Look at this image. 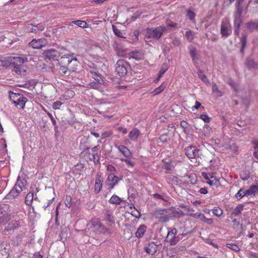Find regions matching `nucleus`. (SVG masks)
<instances>
[{"label":"nucleus","mask_w":258,"mask_h":258,"mask_svg":"<svg viewBox=\"0 0 258 258\" xmlns=\"http://www.w3.org/2000/svg\"><path fill=\"white\" fill-rule=\"evenodd\" d=\"M61 62L63 64H67L70 72H75L77 69L78 62L74 53H64L61 56Z\"/></svg>","instance_id":"nucleus-1"},{"label":"nucleus","mask_w":258,"mask_h":258,"mask_svg":"<svg viewBox=\"0 0 258 258\" xmlns=\"http://www.w3.org/2000/svg\"><path fill=\"white\" fill-rule=\"evenodd\" d=\"M166 30V27L162 26L154 28H148L145 34V38L159 39Z\"/></svg>","instance_id":"nucleus-2"},{"label":"nucleus","mask_w":258,"mask_h":258,"mask_svg":"<svg viewBox=\"0 0 258 258\" xmlns=\"http://www.w3.org/2000/svg\"><path fill=\"white\" fill-rule=\"evenodd\" d=\"M168 232L165 241L171 245H176L180 240V235H177V230L175 228L168 227Z\"/></svg>","instance_id":"nucleus-3"},{"label":"nucleus","mask_w":258,"mask_h":258,"mask_svg":"<svg viewBox=\"0 0 258 258\" xmlns=\"http://www.w3.org/2000/svg\"><path fill=\"white\" fill-rule=\"evenodd\" d=\"M10 99L13 102L16 106H19L21 108L24 109L25 103L27 101L26 97L22 94L14 93L10 91L9 92Z\"/></svg>","instance_id":"nucleus-4"},{"label":"nucleus","mask_w":258,"mask_h":258,"mask_svg":"<svg viewBox=\"0 0 258 258\" xmlns=\"http://www.w3.org/2000/svg\"><path fill=\"white\" fill-rule=\"evenodd\" d=\"M43 56L45 59L48 60H57L60 55H63V53L53 48L49 49L43 51Z\"/></svg>","instance_id":"nucleus-5"},{"label":"nucleus","mask_w":258,"mask_h":258,"mask_svg":"<svg viewBox=\"0 0 258 258\" xmlns=\"http://www.w3.org/2000/svg\"><path fill=\"white\" fill-rule=\"evenodd\" d=\"M87 226L88 231H90V234H91L92 232L109 233V230L98 221L93 222L92 223L88 224Z\"/></svg>","instance_id":"nucleus-6"},{"label":"nucleus","mask_w":258,"mask_h":258,"mask_svg":"<svg viewBox=\"0 0 258 258\" xmlns=\"http://www.w3.org/2000/svg\"><path fill=\"white\" fill-rule=\"evenodd\" d=\"M128 66V64L125 61L119 59L116 64L115 72L119 76H123L126 74Z\"/></svg>","instance_id":"nucleus-7"},{"label":"nucleus","mask_w":258,"mask_h":258,"mask_svg":"<svg viewBox=\"0 0 258 258\" xmlns=\"http://www.w3.org/2000/svg\"><path fill=\"white\" fill-rule=\"evenodd\" d=\"M154 216L158 219L160 222H166L169 220L167 211L165 209H159L156 210L154 212Z\"/></svg>","instance_id":"nucleus-8"},{"label":"nucleus","mask_w":258,"mask_h":258,"mask_svg":"<svg viewBox=\"0 0 258 258\" xmlns=\"http://www.w3.org/2000/svg\"><path fill=\"white\" fill-rule=\"evenodd\" d=\"M27 61L28 59L26 56H10L8 57L7 59V61L10 64H13L14 67L17 66H19V64H22L23 63L27 62Z\"/></svg>","instance_id":"nucleus-9"},{"label":"nucleus","mask_w":258,"mask_h":258,"mask_svg":"<svg viewBox=\"0 0 258 258\" xmlns=\"http://www.w3.org/2000/svg\"><path fill=\"white\" fill-rule=\"evenodd\" d=\"M232 31L230 23L227 21H222L221 24L220 33L225 37H228L231 33Z\"/></svg>","instance_id":"nucleus-10"},{"label":"nucleus","mask_w":258,"mask_h":258,"mask_svg":"<svg viewBox=\"0 0 258 258\" xmlns=\"http://www.w3.org/2000/svg\"><path fill=\"white\" fill-rule=\"evenodd\" d=\"M47 43V40L45 38H40L38 39H33L29 43V45L34 49H40L45 46Z\"/></svg>","instance_id":"nucleus-11"},{"label":"nucleus","mask_w":258,"mask_h":258,"mask_svg":"<svg viewBox=\"0 0 258 258\" xmlns=\"http://www.w3.org/2000/svg\"><path fill=\"white\" fill-rule=\"evenodd\" d=\"M185 152L189 159H194L199 156V150L195 146H188L185 148Z\"/></svg>","instance_id":"nucleus-12"},{"label":"nucleus","mask_w":258,"mask_h":258,"mask_svg":"<svg viewBox=\"0 0 258 258\" xmlns=\"http://www.w3.org/2000/svg\"><path fill=\"white\" fill-rule=\"evenodd\" d=\"M45 26L43 24H39L35 25L32 24H29L27 27V31L29 32L37 33L39 31H42L44 30Z\"/></svg>","instance_id":"nucleus-13"},{"label":"nucleus","mask_w":258,"mask_h":258,"mask_svg":"<svg viewBox=\"0 0 258 258\" xmlns=\"http://www.w3.org/2000/svg\"><path fill=\"white\" fill-rule=\"evenodd\" d=\"M21 192L20 189H17V186H14L13 189L7 195V198L12 200L17 198Z\"/></svg>","instance_id":"nucleus-14"},{"label":"nucleus","mask_w":258,"mask_h":258,"mask_svg":"<svg viewBox=\"0 0 258 258\" xmlns=\"http://www.w3.org/2000/svg\"><path fill=\"white\" fill-rule=\"evenodd\" d=\"M145 250L147 253L153 255L157 250V245L154 242H150L145 247Z\"/></svg>","instance_id":"nucleus-15"},{"label":"nucleus","mask_w":258,"mask_h":258,"mask_svg":"<svg viewBox=\"0 0 258 258\" xmlns=\"http://www.w3.org/2000/svg\"><path fill=\"white\" fill-rule=\"evenodd\" d=\"M140 135V132L136 128H133L129 133L128 137L133 142H137Z\"/></svg>","instance_id":"nucleus-16"},{"label":"nucleus","mask_w":258,"mask_h":258,"mask_svg":"<svg viewBox=\"0 0 258 258\" xmlns=\"http://www.w3.org/2000/svg\"><path fill=\"white\" fill-rule=\"evenodd\" d=\"M116 147L119 152H121L125 157L128 158L132 156V152L126 147L123 145L116 146Z\"/></svg>","instance_id":"nucleus-17"},{"label":"nucleus","mask_w":258,"mask_h":258,"mask_svg":"<svg viewBox=\"0 0 258 258\" xmlns=\"http://www.w3.org/2000/svg\"><path fill=\"white\" fill-rule=\"evenodd\" d=\"M245 64L249 69H258V63L255 62L254 60L250 58L246 59Z\"/></svg>","instance_id":"nucleus-18"},{"label":"nucleus","mask_w":258,"mask_h":258,"mask_svg":"<svg viewBox=\"0 0 258 258\" xmlns=\"http://www.w3.org/2000/svg\"><path fill=\"white\" fill-rule=\"evenodd\" d=\"M26 67L22 64H19L14 67V71L18 75H25L26 72Z\"/></svg>","instance_id":"nucleus-19"},{"label":"nucleus","mask_w":258,"mask_h":258,"mask_svg":"<svg viewBox=\"0 0 258 258\" xmlns=\"http://www.w3.org/2000/svg\"><path fill=\"white\" fill-rule=\"evenodd\" d=\"M107 180L108 183H112L116 185L119 180V177L115 175L113 173H110L107 177Z\"/></svg>","instance_id":"nucleus-20"},{"label":"nucleus","mask_w":258,"mask_h":258,"mask_svg":"<svg viewBox=\"0 0 258 258\" xmlns=\"http://www.w3.org/2000/svg\"><path fill=\"white\" fill-rule=\"evenodd\" d=\"M146 226H145V225H140L136 232V236L137 238L142 237L144 235L145 232L146 231Z\"/></svg>","instance_id":"nucleus-21"},{"label":"nucleus","mask_w":258,"mask_h":258,"mask_svg":"<svg viewBox=\"0 0 258 258\" xmlns=\"http://www.w3.org/2000/svg\"><path fill=\"white\" fill-rule=\"evenodd\" d=\"M212 93L217 97H219L223 95V92L218 89L217 85L214 83L212 84Z\"/></svg>","instance_id":"nucleus-22"},{"label":"nucleus","mask_w":258,"mask_h":258,"mask_svg":"<svg viewBox=\"0 0 258 258\" xmlns=\"http://www.w3.org/2000/svg\"><path fill=\"white\" fill-rule=\"evenodd\" d=\"M102 187V180L101 177H98L96 178L95 184V192L98 193L100 191Z\"/></svg>","instance_id":"nucleus-23"},{"label":"nucleus","mask_w":258,"mask_h":258,"mask_svg":"<svg viewBox=\"0 0 258 258\" xmlns=\"http://www.w3.org/2000/svg\"><path fill=\"white\" fill-rule=\"evenodd\" d=\"M9 206L7 204H1L0 205V215H9V212L10 211L9 210Z\"/></svg>","instance_id":"nucleus-24"},{"label":"nucleus","mask_w":258,"mask_h":258,"mask_svg":"<svg viewBox=\"0 0 258 258\" xmlns=\"http://www.w3.org/2000/svg\"><path fill=\"white\" fill-rule=\"evenodd\" d=\"M122 201V199L116 195H113L109 200V202L112 204L119 205Z\"/></svg>","instance_id":"nucleus-25"},{"label":"nucleus","mask_w":258,"mask_h":258,"mask_svg":"<svg viewBox=\"0 0 258 258\" xmlns=\"http://www.w3.org/2000/svg\"><path fill=\"white\" fill-rule=\"evenodd\" d=\"M198 75L199 78L207 85H209L210 84L209 80L207 79L203 71L201 70H199L198 72Z\"/></svg>","instance_id":"nucleus-26"},{"label":"nucleus","mask_w":258,"mask_h":258,"mask_svg":"<svg viewBox=\"0 0 258 258\" xmlns=\"http://www.w3.org/2000/svg\"><path fill=\"white\" fill-rule=\"evenodd\" d=\"M245 190L247 196L254 195L258 191V187L256 185H252L248 189Z\"/></svg>","instance_id":"nucleus-27"},{"label":"nucleus","mask_w":258,"mask_h":258,"mask_svg":"<svg viewBox=\"0 0 258 258\" xmlns=\"http://www.w3.org/2000/svg\"><path fill=\"white\" fill-rule=\"evenodd\" d=\"M25 183L26 181H23L21 180H20V177L19 176L15 186H17V188L20 189L21 191L22 192L25 188Z\"/></svg>","instance_id":"nucleus-28"},{"label":"nucleus","mask_w":258,"mask_h":258,"mask_svg":"<svg viewBox=\"0 0 258 258\" xmlns=\"http://www.w3.org/2000/svg\"><path fill=\"white\" fill-rule=\"evenodd\" d=\"M59 65V71L62 72L63 75H67L68 72H70V71L68 69V67L67 64H63L61 62V57L58 62Z\"/></svg>","instance_id":"nucleus-29"},{"label":"nucleus","mask_w":258,"mask_h":258,"mask_svg":"<svg viewBox=\"0 0 258 258\" xmlns=\"http://www.w3.org/2000/svg\"><path fill=\"white\" fill-rule=\"evenodd\" d=\"M166 88V85L164 83H162L159 87L156 88L152 92V94L153 96L157 95L161 93Z\"/></svg>","instance_id":"nucleus-30"},{"label":"nucleus","mask_w":258,"mask_h":258,"mask_svg":"<svg viewBox=\"0 0 258 258\" xmlns=\"http://www.w3.org/2000/svg\"><path fill=\"white\" fill-rule=\"evenodd\" d=\"M247 27L250 31L258 28V20L254 21V22H248L247 23Z\"/></svg>","instance_id":"nucleus-31"},{"label":"nucleus","mask_w":258,"mask_h":258,"mask_svg":"<svg viewBox=\"0 0 258 258\" xmlns=\"http://www.w3.org/2000/svg\"><path fill=\"white\" fill-rule=\"evenodd\" d=\"M34 199L33 192H29L25 197V203L28 206H31Z\"/></svg>","instance_id":"nucleus-32"},{"label":"nucleus","mask_w":258,"mask_h":258,"mask_svg":"<svg viewBox=\"0 0 258 258\" xmlns=\"http://www.w3.org/2000/svg\"><path fill=\"white\" fill-rule=\"evenodd\" d=\"M236 13H235L234 17H241V15L242 13V8L241 5V2L238 1V3L236 4Z\"/></svg>","instance_id":"nucleus-33"},{"label":"nucleus","mask_w":258,"mask_h":258,"mask_svg":"<svg viewBox=\"0 0 258 258\" xmlns=\"http://www.w3.org/2000/svg\"><path fill=\"white\" fill-rule=\"evenodd\" d=\"M189 50L190 54L192 59V60L194 61H197L198 60V58L197 57L196 48L193 46H190L189 48Z\"/></svg>","instance_id":"nucleus-34"},{"label":"nucleus","mask_w":258,"mask_h":258,"mask_svg":"<svg viewBox=\"0 0 258 258\" xmlns=\"http://www.w3.org/2000/svg\"><path fill=\"white\" fill-rule=\"evenodd\" d=\"M246 190L244 188H240L238 192L235 194V197L237 200H240L244 196H247Z\"/></svg>","instance_id":"nucleus-35"},{"label":"nucleus","mask_w":258,"mask_h":258,"mask_svg":"<svg viewBox=\"0 0 258 258\" xmlns=\"http://www.w3.org/2000/svg\"><path fill=\"white\" fill-rule=\"evenodd\" d=\"M243 207L244 206L243 204H238L234 209L232 214L234 215V216L239 215L240 214H241V211L243 210Z\"/></svg>","instance_id":"nucleus-36"},{"label":"nucleus","mask_w":258,"mask_h":258,"mask_svg":"<svg viewBox=\"0 0 258 258\" xmlns=\"http://www.w3.org/2000/svg\"><path fill=\"white\" fill-rule=\"evenodd\" d=\"M130 57L136 60H140L143 58V54L140 52H132L130 53Z\"/></svg>","instance_id":"nucleus-37"},{"label":"nucleus","mask_w":258,"mask_h":258,"mask_svg":"<svg viewBox=\"0 0 258 258\" xmlns=\"http://www.w3.org/2000/svg\"><path fill=\"white\" fill-rule=\"evenodd\" d=\"M240 41L242 45L241 48L240 49V52L241 53H243L245 49V47H246L247 42L246 36L245 35H243L242 36V37L240 38Z\"/></svg>","instance_id":"nucleus-38"},{"label":"nucleus","mask_w":258,"mask_h":258,"mask_svg":"<svg viewBox=\"0 0 258 258\" xmlns=\"http://www.w3.org/2000/svg\"><path fill=\"white\" fill-rule=\"evenodd\" d=\"M72 23L76 24V25L82 27V28H87L88 27L87 23L85 21L82 20H77L72 22Z\"/></svg>","instance_id":"nucleus-39"},{"label":"nucleus","mask_w":258,"mask_h":258,"mask_svg":"<svg viewBox=\"0 0 258 258\" xmlns=\"http://www.w3.org/2000/svg\"><path fill=\"white\" fill-rule=\"evenodd\" d=\"M10 220L9 215H0V225L6 224Z\"/></svg>","instance_id":"nucleus-40"},{"label":"nucleus","mask_w":258,"mask_h":258,"mask_svg":"<svg viewBox=\"0 0 258 258\" xmlns=\"http://www.w3.org/2000/svg\"><path fill=\"white\" fill-rule=\"evenodd\" d=\"M112 30L116 36L120 38H125L122 35V33H121L120 30L117 28L116 27L113 25H112Z\"/></svg>","instance_id":"nucleus-41"},{"label":"nucleus","mask_w":258,"mask_h":258,"mask_svg":"<svg viewBox=\"0 0 258 258\" xmlns=\"http://www.w3.org/2000/svg\"><path fill=\"white\" fill-rule=\"evenodd\" d=\"M226 246L229 248V249H231L236 252L239 251L240 250L239 247L233 243H228L226 244Z\"/></svg>","instance_id":"nucleus-42"},{"label":"nucleus","mask_w":258,"mask_h":258,"mask_svg":"<svg viewBox=\"0 0 258 258\" xmlns=\"http://www.w3.org/2000/svg\"><path fill=\"white\" fill-rule=\"evenodd\" d=\"M213 213L215 216L219 217L222 215L223 213V210L219 207H215L213 209Z\"/></svg>","instance_id":"nucleus-43"},{"label":"nucleus","mask_w":258,"mask_h":258,"mask_svg":"<svg viewBox=\"0 0 258 258\" xmlns=\"http://www.w3.org/2000/svg\"><path fill=\"white\" fill-rule=\"evenodd\" d=\"M65 205L68 208H70L72 206V198L70 196H67L64 201Z\"/></svg>","instance_id":"nucleus-44"},{"label":"nucleus","mask_w":258,"mask_h":258,"mask_svg":"<svg viewBox=\"0 0 258 258\" xmlns=\"http://www.w3.org/2000/svg\"><path fill=\"white\" fill-rule=\"evenodd\" d=\"M166 26L168 27H170L171 28H178L177 24L176 23H175L173 22L172 21H171L170 20H167V21L166 22Z\"/></svg>","instance_id":"nucleus-45"},{"label":"nucleus","mask_w":258,"mask_h":258,"mask_svg":"<svg viewBox=\"0 0 258 258\" xmlns=\"http://www.w3.org/2000/svg\"><path fill=\"white\" fill-rule=\"evenodd\" d=\"M114 47L115 48L117 54L118 56L126 57L127 53L125 51L123 50H120L117 47Z\"/></svg>","instance_id":"nucleus-46"},{"label":"nucleus","mask_w":258,"mask_h":258,"mask_svg":"<svg viewBox=\"0 0 258 258\" xmlns=\"http://www.w3.org/2000/svg\"><path fill=\"white\" fill-rule=\"evenodd\" d=\"M241 23V17H234V27H240Z\"/></svg>","instance_id":"nucleus-47"},{"label":"nucleus","mask_w":258,"mask_h":258,"mask_svg":"<svg viewBox=\"0 0 258 258\" xmlns=\"http://www.w3.org/2000/svg\"><path fill=\"white\" fill-rule=\"evenodd\" d=\"M206 183L210 185V186H214L216 187H218L220 185V183L219 181H213L211 179H210L209 180L207 181Z\"/></svg>","instance_id":"nucleus-48"},{"label":"nucleus","mask_w":258,"mask_h":258,"mask_svg":"<svg viewBox=\"0 0 258 258\" xmlns=\"http://www.w3.org/2000/svg\"><path fill=\"white\" fill-rule=\"evenodd\" d=\"M185 37L189 41H191L194 39V35L191 31L189 30L185 33Z\"/></svg>","instance_id":"nucleus-49"},{"label":"nucleus","mask_w":258,"mask_h":258,"mask_svg":"<svg viewBox=\"0 0 258 258\" xmlns=\"http://www.w3.org/2000/svg\"><path fill=\"white\" fill-rule=\"evenodd\" d=\"M105 220L111 223H114V220L113 217L112 216L111 214L109 213H107L105 215Z\"/></svg>","instance_id":"nucleus-50"},{"label":"nucleus","mask_w":258,"mask_h":258,"mask_svg":"<svg viewBox=\"0 0 258 258\" xmlns=\"http://www.w3.org/2000/svg\"><path fill=\"white\" fill-rule=\"evenodd\" d=\"M195 14L191 11H188L186 13V17L188 19H189L190 20H194L195 19Z\"/></svg>","instance_id":"nucleus-51"},{"label":"nucleus","mask_w":258,"mask_h":258,"mask_svg":"<svg viewBox=\"0 0 258 258\" xmlns=\"http://www.w3.org/2000/svg\"><path fill=\"white\" fill-rule=\"evenodd\" d=\"M62 104V103L60 101H55L52 104V108L55 110L59 109H60Z\"/></svg>","instance_id":"nucleus-52"},{"label":"nucleus","mask_w":258,"mask_h":258,"mask_svg":"<svg viewBox=\"0 0 258 258\" xmlns=\"http://www.w3.org/2000/svg\"><path fill=\"white\" fill-rule=\"evenodd\" d=\"M167 68H166L165 69H164L163 68H162L159 71V75H158V78H157V79L155 80V81L157 82V81H158L159 80V79L162 77V76L163 75V74L165 73V72L167 71Z\"/></svg>","instance_id":"nucleus-53"},{"label":"nucleus","mask_w":258,"mask_h":258,"mask_svg":"<svg viewBox=\"0 0 258 258\" xmlns=\"http://www.w3.org/2000/svg\"><path fill=\"white\" fill-rule=\"evenodd\" d=\"M200 118L201 119H202L205 122L209 123L210 121V118L207 114H202L200 115Z\"/></svg>","instance_id":"nucleus-54"},{"label":"nucleus","mask_w":258,"mask_h":258,"mask_svg":"<svg viewBox=\"0 0 258 258\" xmlns=\"http://www.w3.org/2000/svg\"><path fill=\"white\" fill-rule=\"evenodd\" d=\"M131 214L136 218H140L141 215L140 212L136 208L132 211Z\"/></svg>","instance_id":"nucleus-55"},{"label":"nucleus","mask_w":258,"mask_h":258,"mask_svg":"<svg viewBox=\"0 0 258 258\" xmlns=\"http://www.w3.org/2000/svg\"><path fill=\"white\" fill-rule=\"evenodd\" d=\"M89 86L91 88L95 89H99L100 87V84L98 83L95 82H91L89 84Z\"/></svg>","instance_id":"nucleus-56"},{"label":"nucleus","mask_w":258,"mask_h":258,"mask_svg":"<svg viewBox=\"0 0 258 258\" xmlns=\"http://www.w3.org/2000/svg\"><path fill=\"white\" fill-rule=\"evenodd\" d=\"M8 255L6 249L0 250V258H8Z\"/></svg>","instance_id":"nucleus-57"},{"label":"nucleus","mask_w":258,"mask_h":258,"mask_svg":"<svg viewBox=\"0 0 258 258\" xmlns=\"http://www.w3.org/2000/svg\"><path fill=\"white\" fill-rule=\"evenodd\" d=\"M47 114L48 116H49V117L50 118L53 125L55 126V128H56V122L55 119L53 117V115H52V114H51L49 112H47Z\"/></svg>","instance_id":"nucleus-58"},{"label":"nucleus","mask_w":258,"mask_h":258,"mask_svg":"<svg viewBox=\"0 0 258 258\" xmlns=\"http://www.w3.org/2000/svg\"><path fill=\"white\" fill-rule=\"evenodd\" d=\"M202 176H203V177L206 179V180H209L210 179H211V178H212V175L210 173H207L206 172H202Z\"/></svg>","instance_id":"nucleus-59"},{"label":"nucleus","mask_w":258,"mask_h":258,"mask_svg":"<svg viewBox=\"0 0 258 258\" xmlns=\"http://www.w3.org/2000/svg\"><path fill=\"white\" fill-rule=\"evenodd\" d=\"M201 106V103L197 101L195 102V105L191 107L192 111H194L195 109H198Z\"/></svg>","instance_id":"nucleus-60"},{"label":"nucleus","mask_w":258,"mask_h":258,"mask_svg":"<svg viewBox=\"0 0 258 258\" xmlns=\"http://www.w3.org/2000/svg\"><path fill=\"white\" fill-rule=\"evenodd\" d=\"M205 241L207 243L210 244L215 247L217 248L218 247L217 244L214 242L213 240H212L211 239H207Z\"/></svg>","instance_id":"nucleus-61"},{"label":"nucleus","mask_w":258,"mask_h":258,"mask_svg":"<svg viewBox=\"0 0 258 258\" xmlns=\"http://www.w3.org/2000/svg\"><path fill=\"white\" fill-rule=\"evenodd\" d=\"M112 134V132H104L102 133V138H105L107 137H109L111 136Z\"/></svg>","instance_id":"nucleus-62"},{"label":"nucleus","mask_w":258,"mask_h":258,"mask_svg":"<svg viewBox=\"0 0 258 258\" xmlns=\"http://www.w3.org/2000/svg\"><path fill=\"white\" fill-rule=\"evenodd\" d=\"M32 258H44L43 256L40 253V252H36L33 254Z\"/></svg>","instance_id":"nucleus-63"},{"label":"nucleus","mask_w":258,"mask_h":258,"mask_svg":"<svg viewBox=\"0 0 258 258\" xmlns=\"http://www.w3.org/2000/svg\"><path fill=\"white\" fill-rule=\"evenodd\" d=\"M107 170L112 173L115 171V167L112 165H108L107 166Z\"/></svg>","instance_id":"nucleus-64"}]
</instances>
